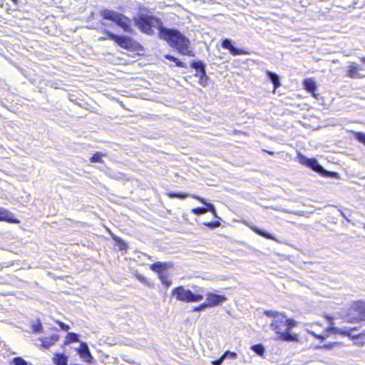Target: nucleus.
Listing matches in <instances>:
<instances>
[{
  "label": "nucleus",
  "mask_w": 365,
  "mask_h": 365,
  "mask_svg": "<svg viewBox=\"0 0 365 365\" xmlns=\"http://www.w3.org/2000/svg\"><path fill=\"white\" fill-rule=\"evenodd\" d=\"M59 339V336L58 334H52L48 337H43L39 339L41 341V345L44 349H49L53 344H54Z\"/></svg>",
  "instance_id": "13"
},
{
  "label": "nucleus",
  "mask_w": 365,
  "mask_h": 365,
  "mask_svg": "<svg viewBox=\"0 0 365 365\" xmlns=\"http://www.w3.org/2000/svg\"><path fill=\"white\" fill-rule=\"evenodd\" d=\"M364 229H365V224H364Z\"/></svg>",
  "instance_id": "49"
},
{
  "label": "nucleus",
  "mask_w": 365,
  "mask_h": 365,
  "mask_svg": "<svg viewBox=\"0 0 365 365\" xmlns=\"http://www.w3.org/2000/svg\"><path fill=\"white\" fill-rule=\"evenodd\" d=\"M332 347V345H330V344H325V345H323V346H317L318 349H331Z\"/></svg>",
  "instance_id": "39"
},
{
  "label": "nucleus",
  "mask_w": 365,
  "mask_h": 365,
  "mask_svg": "<svg viewBox=\"0 0 365 365\" xmlns=\"http://www.w3.org/2000/svg\"><path fill=\"white\" fill-rule=\"evenodd\" d=\"M14 3L17 4L18 0H11Z\"/></svg>",
  "instance_id": "46"
},
{
  "label": "nucleus",
  "mask_w": 365,
  "mask_h": 365,
  "mask_svg": "<svg viewBox=\"0 0 365 365\" xmlns=\"http://www.w3.org/2000/svg\"><path fill=\"white\" fill-rule=\"evenodd\" d=\"M172 295L175 296L177 300L186 303L198 302L204 299L202 294H195L191 290L185 289L182 286H179L173 289Z\"/></svg>",
  "instance_id": "5"
},
{
  "label": "nucleus",
  "mask_w": 365,
  "mask_h": 365,
  "mask_svg": "<svg viewBox=\"0 0 365 365\" xmlns=\"http://www.w3.org/2000/svg\"><path fill=\"white\" fill-rule=\"evenodd\" d=\"M267 153H268L269 155H273V152L268 151Z\"/></svg>",
  "instance_id": "48"
},
{
  "label": "nucleus",
  "mask_w": 365,
  "mask_h": 365,
  "mask_svg": "<svg viewBox=\"0 0 365 365\" xmlns=\"http://www.w3.org/2000/svg\"><path fill=\"white\" fill-rule=\"evenodd\" d=\"M14 365H28L27 362L20 357H16L14 359Z\"/></svg>",
  "instance_id": "32"
},
{
  "label": "nucleus",
  "mask_w": 365,
  "mask_h": 365,
  "mask_svg": "<svg viewBox=\"0 0 365 365\" xmlns=\"http://www.w3.org/2000/svg\"><path fill=\"white\" fill-rule=\"evenodd\" d=\"M165 58L170 61L175 62L176 63V66L178 67L184 68L185 64L184 63L179 61L177 58L175 56H173L171 55L167 54L165 56Z\"/></svg>",
  "instance_id": "25"
},
{
  "label": "nucleus",
  "mask_w": 365,
  "mask_h": 365,
  "mask_svg": "<svg viewBox=\"0 0 365 365\" xmlns=\"http://www.w3.org/2000/svg\"><path fill=\"white\" fill-rule=\"evenodd\" d=\"M251 349L255 351L259 356H263L264 352V348L262 344H255L251 347Z\"/></svg>",
  "instance_id": "23"
},
{
  "label": "nucleus",
  "mask_w": 365,
  "mask_h": 365,
  "mask_svg": "<svg viewBox=\"0 0 365 365\" xmlns=\"http://www.w3.org/2000/svg\"><path fill=\"white\" fill-rule=\"evenodd\" d=\"M299 161L301 164L305 165L307 167L312 168L315 172H317L324 176H333L336 177L338 174L336 173H329L325 170L322 165H320L317 160L314 158H307L305 156L299 154Z\"/></svg>",
  "instance_id": "6"
},
{
  "label": "nucleus",
  "mask_w": 365,
  "mask_h": 365,
  "mask_svg": "<svg viewBox=\"0 0 365 365\" xmlns=\"http://www.w3.org/2000/svg\"><path fill=\"white\" fill-rule=\"evenodd\" d=\"M121 246H122V248H121V249H124V248H125V246H126V245H125V242H123V241H122Z\"/></svg>",
  "instance_id": "43"
},
{
  "label": "nucleus",
  "mask_w": 365,
  "mask_h": 365,
  "mask_svg": "<svg viewBox=\"0 0 365 365\" xmlns=\"http://www.w3.org/2000/svg\"><path fill=\"white\" fill-rule=\"evenodd\" d=\"M57 324L59 325L61 329L63 331H68L70 329V327L62 322H57Z\"/></svg>",
  "instance_id": "35"
},
{
  "label": "nucleus",
  "mask_w": 365,
  "mask_h": 365,
  "mask_svg": "<svg viewBox=\"0 0 365 365\" xmlns=\"http://www.w3.org/2000/svg\"><path fill=\"white\" fill-rule=\"evenodd\" d=\"M304 86L307 91L312 92L316 89V85L314 81L312 79H306L304 81Z\"/></svg>",
  "instance_id": "21"
},
{
  "label": "nucleus",
  "mask_w": 365,
  "mask_h": 365,
  "mask_svg": "<svg viewBox=\"0 0 365 365\" xmlns=\"http://www.w3.org/2000/svg\"><path fill=\"white\" fill-rule=\"evenodd\" d=\"M264 314L273 319L270 327L278 335L277 339L284 341L297 340V335L289 332L297 325V322L294 319H288L284 313L273 310L265 311Z\"/></svg>",
  "instance_id": "1"
},
{
  "label": "nucleus",
  "mask_w": 365,
  "mask_h": 365,
  "mask_svg": "<svg viewBox=\"0 0 365 365\" xmlns=\"http://www.w3.org/2000/svg\"><path fill=\"white\" fill-rule=\"evenodd\" d=\"M159 278H160L162 284L165 285L167 287H168L171 285L172 281H171V279H169V277L167 276V274L165 273L160 274V275H159Z\"/></svg>",
  "instance_id": "26"
},
{
  "label": "nucleus",
  "mask_w": 365,
  "mask_h": 365,
  "mask_svg": "<svg viewBox=\"0 0 365 365\" xmlns=\"http://www.w3.org/2000/svg\"><path fill=\"white\" fill-rule=\"evenodd\" d=\"M222 46L224 48L228 49L231 54L233 56H237V55H244V54H248V52L240 48H235L232 43L231 40L228 38H225L223 40L222 43Z\"/></svg>",
  "instance_id": "12"
},
{
  "label": "nucleus",
  "mask_w": 365,
  "mask_h": 365,
  "mask_svg": "<svg viewBox=\"0 0 365 365\" xmlns=\"http://www.w3.org/2000/svg\"><path fill=\"white\" fill-rule=\"evenodd\" d=\"M101 32L108 35L110 40L114 41L118 46L122 48H127L130 46V38L127 36H118L108 30L103 29Z\"/></svg>",
  "instance_id": "8"
},
{
  "label": "nucleus",
  "mask_w": 365,
  "mask_h": 365,
  "mask_svg": "<svg viewBox=\"0 0 365 365\" xmlns=\"http://www.w3.org/2000/svg\"><path fill=\"white\" fill-rule=\"evenodd\" d=\"M224 359L229 358V359H236L237 356V354L235 352L227 351L224 353L222 355Z\"/></svg>",
  "instance_id": "30"
},
{
  "label": "nucleus",
  "mask_w": 365,
  "mask_h": 365,
  "mask_svg": "<svg viewBox=\"0 0 365 365\" xmlns=\"http://www.w3.org/2000/svg\"><path fill=\"white\" fill-rule=\"evenodd\" d=\"M67 356L63 354H56L53 357V362L56 365H68Z\"/></svg>",
  "instance_id": "19"
},
{
  "label": "nucleus",
  "mask_w": 365,
  "mask_h": 365,
  "mask_svg": "<svg viewBox=\"0 0 365 365\" xmlns=\"http://www.w3.org/2000/svg\"><path fill=\"white\" fill-rule=\"evenodd\" d=\"M329 331H330L333 333H339V331H338L337 328H336V327H330L329 329Z\"/></svg>",
  "instance_id": "40"
},
{
  "label": "nucleus",
  "mask_w": 365,
  "mask_h": 365,
  "mask_svg": "<svg viewBox=\"0 0 365 365\" xmlns=\"http://www.w3.org/2000/svg\"><path fill=\"white\" fill-rule=\"evenodd\" d=\"M103 156H105L104 154H103L101 152H97L93 155V156L90 159V161L91 163H102V157Z\"/></svg>",
  "instance_id": "24"
},
{
  "label": "nucleus",
  "mask_w": 365,
  "mask_h": 365,
  "mask_svg": "<svg viewBox=\"0 0 365 365\" xmlns=\"http://www.w3.org/2000/svg\"><path fill=\"white\" fill-rule=\"evenodd\" d=\"M207 302H206L208 307H216L217 305L221 304L227 300V298L225 296L219 295L213 293H207Z\"/></svg>",
  "instance_id": "10"
},
{
  "label": "nucleus",
  "mask_w": 365,
  "mask_h": 365,
  "mask_svg": "<svg viewBox=\"0 0 365 365\" xmlns=\"http://www.w3.org/2000/svg\"><path fill=\"white\" fill-rule=\"evenodd\" d=\"M267 74L269 80L273 83L274 89L278 88L280 86V81H279L278 75L276 74L275 73H273V72H271L269 71H267Z\"/></svg>",
  "instance_id": "20"
},
{
  "label": "nucleus",
  "mask_w": 365,
  "mask_h": 365,
  "mask_svg": "<svg viewBox=\"0 0 365 365\" xmlns=\"http://www.w3.org/2000/svg\"><path fill=\"white\" fill-rule=\"evenodd\" d=\"M207 307H208L207 304V303H203V304H201L200 305L195 307L193 309V311L194 312H200V311L204 310Z\"/></svg>",
  "instance_id": "34"
},
{
  "label": "nucleus",
  "mask_w": 365,
  "mask_h": 365,
  "mask_svg": "<svg viewBox=\"0 0 365 365\" xmlns=\"http://www.w3.org/2000/svg\"><path fill=\"white\" fill-rule=\"evenodd\" d=\"M312 334L313 336H314L317 339H322V340L324 339V337L323 336H322V335H317V334H314V332H312Z\"/></svg>",
  "instance_id": "41"
},
{
  "label": "nucleus",
  "mask_w": 365,
  "mask_h": 365,
  "mask_svg": "<svg viewBox=\"0 0 365 365\" xmlns=\"http://www.w3.org/2000/svg\"><path fill=\"white\" fill-rule=\"evenodd\" d=\"M150 268L152 271L158 272V276L160 275V274H164L163 272L168 268V264L165 262H158L156 263H153L150 266Z\"/></svg>",
  "instance_id": "15"
},
{
  "label": "nucleus",
  "mask_w": 365,
  "mask_h": 365,
  "mask_svg": "<svg viewBox=\"0 0 365 365\" xmlns=\"http://www.w3.org/2000/svg\"><path fill=\"white\" fill-rule=\"evenodd\" d=\"M191 67L195 69L197 71H199L200 74L201 73V79H203V76H205V64L199 61H193L191 63Z\"/></svg>",
  "instance_id": "16"
},
{
  "label": "nucleus",
  "mask_w": 365,
  "mask_h": 365,
  "mask_svg": "<svg viewBox=\"0 0 365 365\" xmlns=\"http://www.w3.org/2000/svg\"><path fill=\"white\" fill-rule=\"evenodd\" d=\"M192 197L197 199L199 201H200L202 203H203L206 206L205 208L207 209V212L210 211L214 215L215 217H217L216 210L212 204L207 202L205 199H203L199 196H197V195H192Z\"/></svg>",
  "instance_id": "18"
},
{
  "label": "nucleus",
  "mask_w": 365,
  "mask_h": 365,
  "mask_svg": "<svg viewBox=\"0 0 365 365\" xmlns=\"http://www.w3.org/2000/svg\"><path fill=\"white\" fill-rule=\"evenodd\" d=\"M0 221H6L11 223H19V220L13 218L11 212L4 208H0Z\"/></svg>",
  "instance_id": "14"
},
{
  "label": "nucleus",
  "mask_w": 365,
  "mask_h": 365,
  "mask_svg": "<svg viewBox=\"0 0 365 365\" xmlns=\"http://www.w3.org/2000/svg\"><path fill=\"white\" fill-rule=\"evenodd\" d=\"M78 341V335L76 333L68 332L66 336V341L65 344H68L71 342Z\"/></svg>",
  "instance_id": "22"
},
{
  "label": "nucleus",
  "mask_w": 365,
  "mask_h": 365,
  "mask_svg": "<svg viewBox=\"0 0 365 365\" xmlns=\"http://www.w3.org/2000/svg\"><path fill=\"white\" fill-rule=\"evenodd\" d=\"M351 310L357 313L358 317H356V321H364L365 320V302L362 301H358L354 302Z\"/></svg>",
  "instance_id": "11"
},
{
  "label": "nucleus",
  "mask_w": 365,
  "mask_h": 365,
  "mask_svg": "<svg viewBox=\"0 0 365 365\" xmlns=\"http://www.w3.org/2000/svg\"><path fill=\"white\" fill-rule=\"evenodd\" d=\"M106 39H109V38H108V36H101V37H99V38H98V41H105V40H106Z\"/></svg>",
  "instance_id": "42"
},
{
  "label": "nucleus",
  "mask_w": 365,
  "mask_h": 365,
  "mask_svg": "<svg viewBox=\"0 0 365 365\" xmlns=\"http://www.w3.org/2000/svg\"><path fill=\"white\" fill-rule=\"evenodd\" d=\"M191 212L195 215H202L207 212V209L205 207H195L191 210Z\"/></svg>",
  "instance_id": "29"
},
{
  "label": "nucleus",
  "mask_w": 365,
  "mask_h": 365,
  "mask_svg": "<svg viewBox=\"0 0 365 365\" xmlns=\"http://www.w3.org/2000/svg\"><path fill=\"white\" fill-rule=\"evenodd\" d=\"M206 81H207V76L205 75V76H203V79L202 80L201 79V73L200 74V83L201 85H203L205 86V83H206Z\"/></svg>",
  "instance_id": "38"
},
{
  "label": "nucleus",
  "mask_w": 365,
  "mask_h": 365,
  "mask_svg": "<svg viewBox=\"0 0 365 365\" xmlns=\"http://www.w3.org/2000/svg\"><path fill=\"white\" fill-rule=\"evenodd\" d=\"M31 327H32L33 331L35 333H40V332H41V331L43 329L42 324L39 319L36 320V323L32 324Z\"/></svg>",
  "instance_id": "27"
},
{
  "label": "nucleus",
  "mask_w": 365,
  "mask_h": 365,
  "mask_svg": "<svg viewBox=\"0 0 365 365\" xmlns=\"http://www.w3.org/2000/svg\"><path fill=\"white\" fill-rule=\"evenodd\" d=\"M115 241L120 242L122 240L115 238Z\"/></svg>",
  "instance_id": "47"
},
{
  "label": "nucleus",
  "mask_w": 365,
  "mask_h": 365,
  "mask_svg": "<svg viewBox=\"0 0 365 365\" xmlns=\"http://www.w3.org/2000/svg\"><path fill=\"white\" fill-rule=\"evenodd\" d=\"M250 228L252 229V231H254L257 235H259L264 238L277 242V240L272 235L268 233L267 232L260 230L259 228H258L255 226H250Z\"/></svg>",
  "instance_id": "17"
},
{
  "label": "nucleus",
  "mask_w": 365,
  "mask_h": 365,
  "mask_svg": "<svg viewBox=\"0 0 365 365\" xmlns=\"http://www.w3.org/2000/svg\"><path fill=\"white\" fill-rule=\"evenodd\" d=\"M356 138L359 141L365 144V134L363 133H356Z\"/></svg>",
  "instance_id": "33"
},
{
  "label": "nucleus",
  "mask_w": 365,
  "mask_h": 365,
  "mask_svg": "<svg viewBox=\"0 0 365 365\" xmlns=\"http://www.w3.org/2000/svg\"><path fill=\"white\" fill-rule=\"evenodd\" d=\"M137 278H138V279L141 282L145 283V284H146V283H147L146 278H145L143 275H142V274H137Z\"/></svg>",
  "instance_id": "36"
},
{
  "label": "nucleus",
  "mask_w": 365,
  "mask_h": 365,
  "mask_svg": "<svg viewBox=\"0 0 365 365\" xmlns=\"http://www.w3.org/2000/svg\"><path fill=\"white\" fill-rule=\"evenodd\" d=\"M203 225L210 228H215V227H220V222L218 221H215V222H204Z\"/></svg>",
  "instance_id": "31"
},
{
  "label": "nucleus",
  "mask_w": 365,
  "mask_h": 365,
  "mask_svg": "<svg viewBox=\"0 0 365 365\" xmlns=\"http://www.w3.org/2000/svg\"><path fill=\"white\" fill-rule=\"evenodd\" d=\"M224 359H225L223 358V356H222V357L220 359L213 361L212 364L213 365H221Z\"/></svg>",
  "instance_id": "37"
},
{
  "label": "nucleus",
  "mask_w": 365,
  "mask_h": 365,
  "mask_svg": "<svg viewBox=\"0 0 365 365\" xmlns=\"http://www.w3.org/2000/svg\"><path fill=\"white\" fill-rule=\"evenodd\" d=\"M99 14L103 19L114 22L124 31L130 34L133 33L131 19L124 14L108 9H101Z\"/></svg>",
  "instance_id": "3"
},
{
  "label": "nucleus",
  "mask_w": 365,
  "mask_h": 365,
  "mask_svg": "<svg viewBox=\"0 0 365 365\" xmlns=\"http://www.w3.org/2000/svg\"><path fill=\"white\" fill-rule=\"evenodd\" d=\"M76 351L79 354L80 357L85 362H87L88 364L93 363V357L90 352L88 346L86 343L81 341L80 347L78 349H76Z\"/></svg>",
  "instance_id": "9"
},
{
  "label": "nucleus",
  "mask_w": 365,
  "mask_h": 365,
  "mask_svg": "<svg viewBox=\"0 0 365 365\" xmlns=\"http://www.w3.org/2000/svg\"><path fill=\"white\" fill-rule=\"evenodd\" d=\"M160 38L166 41L171 47L177 49L180 53L185 56H193L190 47V40L178 30L161 28Z\"/></svg>",
  "instance_id": "2"
},
{
  "label": "nucleus",
  "mask_w": 365,
  "mask_h": 365,
  "mask_svg": "<svg viewBox=\"0 0 365 365\" xmlns=\"http://www.w3.org/2000/svg\"><path fill=\"white\" fill-rule=\"evenodd\" d=\"M345 73L349 78L360 79L365 77V68L355 62H349Z\"/></svg>",
  "instance_id": "7"
},
{
  "label": "nucleus",
  "mask_w": 365,
  "mask_h": 365,
  "mask_svg": "<svg viewBox=\"0 0 365 365\" xmlns=\"http://www.w3.org/2000/svg\"><path fill=\"white\" fill-rule=\"evenodd\" d=\"M168 195H169V197H173V198L177 197V198H180V199H185L188 197L187 194L183 193V192H178V193L170 192L168 194Z\"/></svg>",
  "instance_id": "28"
},
{
  "label": "nucleus",
  "mask_w": 365,
  "mask_h": 365,
  "mask_svg": "<svg viewBox=\"0 0 365 365\" xmlns=\"http://www.w3.org/2000/svg\"><path fill=\"white\" fill-rule=\"evenodd\" d=\"M134 22L142 32L148 35L153 34V29H158L160 33V29L164 28L159 19L146 14H140L138 17L134 18Z\"/></svg>",
  "instance_id": "4"
},
{
  "label": "nucleus",
  "mask_w": 365,
  "mask_h": 365,
  "mask_svg": "<svg viewBox=\"0 0 365 365\" xmlns=\"http://www.w3.org/2000/svg\"><path fill=\"white\" fill-rule=\"evenodd\" d=\"M361 61L365 63V56L360 58Z\"/></svg>",
  "instance_id": "44"
},
{
  "label": "nucleus",
  "mask_w": 365,
  "mask_h": 365,
  "mask_svg": "<svg viewBox=\"0 0 365 365\" xmlns=\"http://www.w3.org/2000/svg\"><path fill=\"white\" fill-rule=\"evenodd\" d=\"M341 334L344 335H349V333L347 331H342Z\"/></svg>",
  "instance_id": "45"
}]
</instances>
